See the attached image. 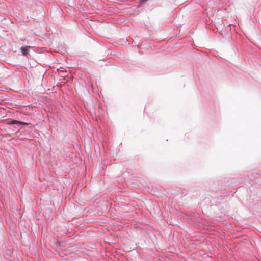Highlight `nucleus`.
<instances>
[{
	"mask_svg": "<svg viewBox=\"0 0 261 261\" xmlns=\"http://www.w3.org/2000/svg\"><path fill=\"white\" fill-rule=\"evenodd\" d=\"M10 124H22V123L20 121H16V120H13L12 122H11Z\"/></svg>",
	"mask_w": 261,
	"mask_h": 261,
	"instance_id": "nucleus-2",
	"label": "nucleus"
},
{
	"mask_svg": "<svg viewBox=\"0 0 261 261\" xmlns=\"http://www.w3.org/2000/svg\"><path fill=\"white\" fill-rule=\"evenodd\" d=\"M30 48V47L25 46L21 48V50L23 53V54L26 55L28 53V49Z\"/></svg>",
	"mask_w": 261,
	"mask_h": 261,
	"instance_id": "nucleus-1",
	"label": "nucleus"
}]
</instances>
